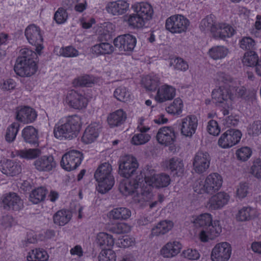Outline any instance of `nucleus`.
<instances>
[{
  "label": "nucleus",
  "mask_w": 261,
  "mask_h": 261,
  "mask_svg": "<svg viewBox=\"0 0 261 261\" xmlns=\"http://www.w3.org/2000/svg\"><path fill=\"white\" fill-rule=\"evenodd\" d=\"M139 164L136 158L133 156H126L123 158L119 165L120 175L126 179L122 180L119 185V191L125 196L137 194L139 191L140 185L143 182L141 178L129 179L134 174Z\"/></svg>",
  "instance_id": "obj_1"
},
{
  "label": "nucleus",
  "mask_w": 261,
  "mask_h": 261,
  "mask_svg": "<svg viewBox=\"0 0 261 261\" xmlns=\"http://www.w3.org/2000/svg\"><path fill=\"white\" fill-rule=\"evenodd\" d=\"M140 185L139 191L133 197L135 203H142L148 201L152 197V188H157L167 187L169 185L171 179L169 175L165 173L154 174L152 176H145L143 181Z\"/></svg>",
  "instance_id": "obj_2"
},
{
  "label": "nucleus",
  "mask_w": 261,
  "mask_h": 261,
  "mask_svg": "<svg viewBox=\"0 0 261 261\" xmlns=\"http://www.w3.org/2000/svg\"><path fill=\"white\" fill-rule=\"evenodd\" d=\"M82 125L77 115H69L60 120L55 125L54 135L59 140H71L76 137Z\"/></svg>",
  "instance_id": "obj_3"
},
{
  "label": "nucleus",
  "mask_w": 261,
  "mask_h": 261,
  "mask_svg": "<svg viewBox=\"0 0 261 261\" xmlns=\"http://www.w3.org/2000/svg\"><path fill=\"white\" fill-rule=\"evenodd\" d=\"M38 54L28 48L21 50V56L14 67L16 74L21 77H30L38 70Z\"/></svg>",
  "instance_id": "obj_4"
},
{
  "label": "nucleus",
  "mask_w": 261,
  "mask_h": 261,
  "mask_svg": "<svg viewBox=\"0 0 261 261\" xmlns=\"http://www.w3.org/2000/svg\"><path fill=\"white\" fill-rule=\"evenodd\" d=\"M199 28L201 31H210L214 37L221 39L230 38L236 32L231 25L225 22H217L216 16L212 14L201 20Z\"/></svg>",
  "instance_id": "obj_5"
},
{
  "label": "nucleus",
  "mask_w": 261,
  "mask_h": 261,
  "mask_svg": "<svg viewBox=\"0 0 261 261\" xmlns=\"http://www.w3.org/2000/svg\"><path fill=\"white\" fill-rule=\"evenodd\" d=\"M246 89L244 86H242L235 89L228 84L215 89L212 93V99L216 103H225L229 107L231 105V102L234 100L236 96L242 98H246Z\"/></svg>",
  "instance_id": "obj_6"
},
{
  "label": "nucleus",
  "mask_w": 261,
  "mask_h": 261,
  "mask_svg": "<svg viewBox=\"0 0 261 261\" xmlns=\"http://www.w3.org/2000/svg\"><path fill=\"white\" fill-rule=\"evenodd\" d=\"M112 166L108 163L101 164L96 169L94 178L98 182L97 191L105 194L110 191L114 186L115 179L112 174Z\"/></svg>",
  "instance_id": "obj_7"
},
{
  "label": "nucleus",
  "mask_w": 261,
  "mask_h": 261,
  "mask_svg": "<svg viewBox=\"0 0 261 261\" xmlns=\"http://www.w3.org/2000/svg\"><path fill=\"white\" fill-rule=\"evenodd\" d=\"M222 178L217 173L209 174L205 179L204 184L202 181L198 185L194 186V191L199 194L206 193L213 194L218 191L222 185Z\"/></svg>",
  "instance_id": "obj_8"
},
{
  "label": "nucleus",
  "mask_w": 261,
  "mask_h": 261,
  "mask_svg": "<svg viewBox=\"0 0 261 261\" xmlns=\"http://www.w3.org/2000/svg\"><path fill=\"white\" fill-rule=\"evenodd\" d=\"M190 21L181 14H175L166 19L165 27L167 30L173 34H178L187 31Z\"/></svg>",
  "instance_id": "obj_9"
},
{
  "label": "nucleus",
  "mask_w": 261,
  "mask_h": 261,
  "mask_svg": "<svg viewBox=\"0 0 261 261\" xmlns=\"http://www.w3.org/2000/svg\"><path fill=\"white\" fill-rule=\"evenodd\" d=\"M24 35L29 43L35 46L36 53L40 55L44 47L40 28L34 24H30L25 29Z\"/></svg>",
  "instance_id": "obj_10"
},
{
  "label": "nucleus",
  "mask_w": 261,
  "mask_h": 261,
  "mask_svg": "<svg viewBox=\"0 0 261 261\" xmlns=\"http://www.w3.org/2000/svg\"><path fill=\"white\" fill-rule=\"evenodd\" d=\"M83 158V154L81 151L72 150L63 155L60 165L65 170L70 171L76 169L81 165Z\"/></svg>",
  "instance_id": "obj_11"
},
{
  "label": "nucleus",
  "mask_w": 261,
  "mask_h": 261,
  "mask_svg": "<svg viewBox=\"0 0 261 261\" xmlns=\"http://www.w3.org/2000/svg\"><path fill=\"white\" fill-rule=\"evenodd\" d=\"M113 44L120 51L131 53L136 45L137 39L133 35L126 34L115 38L114 39Z\"/></svg>",
  "instance_id": "obj_12"
},
{
  "label": "nucleus",
  "mask_w": 261,
  "mask_h": 261,
  "mask_svg": "<svg viewBox=\"0 0 261 261\" xmlns=\"http://www.w3.org/2000/svg\"><path fill=\"white\" fill-rule=\"evenodd\" d=\"M240 130L229 129L221 135L218 140V145L222 148H229L238 144L242 137Z\"/></svg>",
  "instance_id": "obj_13"
},
{
  "label": "nucleus",
  "mask_w": 261,
  "mask_h": 261,
  "mask_svg": "<svg viewBox=\"0 0 261 261\" xmlns=\"http://www.w3.org/2000/svg\"><path fill=\"white\" fill-rule=\"evenodd\" d=\"M1 204L7 211H19L23 207V202L16 193L9 192L2 197Z\"/></svg>",
  "instance_id": "obj_14"
},
{
  "label": "nucleus",
  "mask_w": 261,
  "mask_h": 261,
  "mask_svg": "<svg viewBox=\"0 0 261 261\" xmlns=\"http://www.w3.org/2000/svg\"><path fill=\"white\" fill-rule=\"evenodd\" d=\"M65 102L69 107L78 110L86 108L88 103V99L74 90L68 91Z\"/></svg>",
  "instance_id": "obj_15"
},
{
  "label": "nucleus",
  "mask_w": 261,
  "mask_h": 261,
  "mask_svg": "<svg viewBox=\"0 0 261 261\" xmlns=\"http://www.w3.org/2000/svg\"><path fill=\"white\" fill-rule=\"evenodd\" d=\"M231 254V247L227 242L219 243L212 250L211 258L213 261H228Z\"/></svg>",
  "instance_id": "obj_16"
},
{
  "label": "nucleus",
  "mask_w": 261,
  "mask_h": 261,
  "mask_svg": "<svg viewBox=\"0 0 261 261\" xmlns=\"http://www.w3.org/2000/svg\"><path fill=\"white\" fill-rule=\"evenodd\" d=\"M210 162L211 157L207 152H197L193 163L195 172L200 174L206 171L210 167Z\"/></svg>",
  "instance_id": "obj_17"
},
{
  "label": "nucleus",
  "mask_w": 261,
  "mask_h": 261,
  "mask_svg": "<svg viewBox=\"0 0 261 261\" xmlns=\"http://www.w3.org/2000/svg\"><path fill=\"white\" fill-rule=\"evenodd\" d=\"M222 231L220 222L214 220V224L210 228L201 230L199 234V238L202 242H207L210 240H213L218 237Z\"/></svg>",
  "instance_id": "obj_18"
},
{
  "label": "nucleus",
  "mask_w": 261,
  "mask_h": 261,
  "mask_svg": "<svg viewBox=\"0 0 261 261\" xmlns=\"http://www.w3.org/2000/svg\"><path fill=\"white\" fill-rule=\"evenodd\" d=\"M34 165L39 171L49 172L56 167V163L53 156L49 155L38 156Z\"/></svg>",
  "instance_id": "obj_19"
},
{
  "label": "nucleus",
  "mask_w": 261,
  "mask_h": 261,
  "mask_svg": "<svg viewBox=\"0 0 261 261\" xmlns=\"http://www.w3.org/2000/svg\"><path fill=\"white\" fill-rule=\"evenodd\" d=\"M100 78L92 74H83L74 78L72 84L74 87H92L97 84Z\"/></svg>",
  "instance_id": "obj_20"
},
{
  "label": "nucleus",
  "mask_w": 261,
  "mask_h": 261,
  "mask_svg": "<svg viewBox=\"0 0 261 261\" xmlns=\"http://www.w3.org/2000/svg\"><path fill=\"white\" fill-rule=\"evenodd\" d=\"M198 125V120L194 115L188 116L182 120L181 133L186 137H191L195 134Z\"/></svg>",
  "instance_id": "obj_21"
},
{
  "label": "nucleus",
  "mask_w": 261,
  "mask_h": 261,
  "mask_svg": "<svg viewBox=\"0 0 261 261\" xmlns=\"http://www.w3.org/2000/svg\"><path fill=\"white\" fill-rule=\"evenodd\" d=\"M156 140L160 144L169 146L172 144L175 140V133L170 127H163L160 128L157 133Z\"/></svg>",
  "instance_id": "obj_22"
},
{
  "label": "nucleus",
  "mask_w": 261,
  "mask_h": 261,
  "mask_svg": "<svg viewBox=\"0 0 261 261\" xmlns=\"http://www.w3.org/2000/svg\"><path fill=\"white\" fill-rule=\"evenodd\" d=\"M175 94L176 89L174 87L165 84L158 88L155 99L158 102H164L173 99Z\"/></svg>",
  "instance_id": "obj_23"
},
{
  "label": "nucleus",
  "mask_w": 261,
  "mask_h": 261,
  "mask_svg": "<svg viewBox=\"0 0 261 261\" xmlns=\"http://www.w3.org/2000/svg\"><path fill=\"white\" fill-rule=\"evenodd\" d=\"M133 8L134 12L141 18H142V20H144L145 24L152 18L153 14V8L148 3L141 2L137 3L134 5Z\"/></svg>",
  "instance_id": "obj_24"
},
{
  "label": "nucleus",
  "mask_w": 261,
  "mask_h": 261,
  "mask_svg": "<svg viewBox=\"0 0 261 261\" xmlns=\"http://www.w3.org/2000/svg\"><path fill=\"white\" fill-rule=\"evenodd\" d=\"M36 111L29 106H24L19 109L16 113V119L24 123L33 122L37 118Z\"/></svg>",
  "instance_id": "obj_25"
},
{
  "label": "nucleus",
  "mask_w": 261,
  "mask_h": 261,
  "mask_svg": "<svg viewBox=\"0 0 261 261\" xmlns=\"http://www.w3.org/2000/svg\"><path fill=\"white\" fill-rule=\"evenodd\" d=\"M1 169L4 174L11 176L18 175L21 171L20 163L9 159L2 162Z\"/></svg>",
  "instance_id": "obj_26"
},
{
  "label": "nucleus",
  "mask_w": 261,
  "mask_h": 261,
  "mask_svg": "<svg viewBox=\"0 0 261 261\" xmlns=\"http://www.w3.org/2000/svg\"><path fill=\"white\" fill-rule=\"evenodd\" d=\"M182 245L178 241L169 242L161 249V255L165 258H171L177 255L181 251Z\"/></svg>",
  "instance_id": "obj_27"
},
{
  "label": "nucleus",
  "mask_w": 261,
  "mask_h": 261,
  "mask_svg": "<svg viewBox=\"0 0 261 261\" xmlns=\"http://www.w3.org/2000/svg\"><path fill=\"white\" fill-rule=\"evenodd\" d=\"M99 128L97 123H91L85 129L82 137V141L87 144L93 142L99 136Z\"/></svg>",
  "instance_id": "obj_28"
},
{
  "label": "nucleus",
  "mask_w": 261,
  "mask_h": 261,
  "mask_svg": "<svg viewBox=\"0 0 261 261\" xmlns=\"http://www.w3.org/2000/svg\"><path fill=\"white\" fill-rule=\"evenodd\" d=\"M129 8V4L123 0H118L110 2L107 6L108 13L113 15H122L125 13Z\"/></svg>",
  "instance_id": "obj_29"
},
{
  "label": "nucleus",
  "mask_w": 261,
  "mask_h": 261,
  "mask_svg": "<svg viewBox=\"0 0 261 261\" xmlns=\"http://www.w3.org/2000/svg\"><path fill=\"white\" fill-rule=\"evenodd\" d=\"M126 119V114L122 109L111 113L107 117V122L111 128L120 126Z\"/></svg>",
  "instance_id": "obj_30"
},
{
  "label": "nucleus",
  "mask_w": 261,
  "mask_h": 261,
  "mask_svg": "<svg viewBox=\"0 0 261 261\" xmlns=\"http://www.w3.org/2000/svg\"><path fill=\"white\" fill-rule=\"evenodd\" d=\"M229 199V196L225 192H219L213 196L208 201L209 207L214 210L219 209L226 204Z\"/></svg>",
  "instance_id": "obj_31"
},
{
  "label": "nucleus",
  "mask_w": 261,
  "mask_h": 261,
  "mask_svg": "<svg viewBox=\"0 0 261 261\" xmlns=\"http://www.w3.org/2000/svg\"><path fill=\"white\" fill-rule=\"evenodd\" d=\"M22 136L24 141L32 146L39 145L38 130L32 126H27L22 131Z\"/></svg>",
  "instance_id": "obj_32"
},
{
  "label": "nucleus",
  "mask_w": 261,
  "mask_h": 261,
  "mask_svg": "<svg viewBox=\"0 0 261 261\" xmlns=\"http://www.w3.org/2000/svg\"><path fill=\"white\" fill-rule=\"evenodd\" d=\"M258 216V213L255 208L250 206H243L236 214L238 221H246L254 219Z\"/></svg>",
  "instance_id": "obj_33"
},
{
  "label": "nucleus",
  "mask_w": 261,
  "mask_h": 261,
  "mask_svg": "<svg viewBox=\"0 0 261 261\" xmlns=\"http://www.w3.org/2000/svg\"><path fill=\"white\" fill-rule=\"evenodd\" d=\"M41 150L38 148H28L16 150L12 152L13 157L18 156L21 159L27 161L37 159L41 154Z\"/></svg>",
  "instance_id": "obj_34"
},
{
  "label": "nucleus",
  "mask_w": 261,
  "mask_h": 261,
  "mask_svg": "<svg viewBox=\"0 0 261 261\" xmlns=\"http://www.w3.org/2000/svg\"><path fill=\"white\" fill-rule=\"evenodd\" d=\"M141 83L146 90L154 92L159 88L160 78L156 74H150L144 76Z\"/></svg>",
  "instance_id": "obj_35"
},
{
  "label": "nucleus",
  "mask_w": 261,
  "mask_h": 261,
  "mask_svg": "<svg viewBox=\"0 0 261 261\" xmlns=\"http://www.w3.org/2000/svg\"><path fill=\"white\" fill-rule=\"evenodd\" d=\"M173 227V223L170 220H163L159 222L151 230V237L159 236L168 232Z\"/></svg>",
  "instance_id": "obj_36"
},
{
  "label": "nucleus",
  "mask_w": 261,
  "mask_h": 261,
  "mask_svg": "<svg viewBox=\"0 0 261 261\" xmlns=\"http://www.w3.org/2000/svg\"><path fill=\"white\" fill-rule=\"evenodd\" d=\"M72 217V212L66 209L57 211L53 216L55 224L59 226H64L68 223Z\"/></svg>",
  "instance_id": "obj_37"
},
{
  "label": "nucleus",
  "mask_w": 261,
  "mask_h": 261,
  "mask_svg": "<svg viewBox=\"0 0 261 261\" xmlns=\"http://www.w3.org/2000/svg\"><path fill=\"white\" fill-rule=\"evenodd\" d=\"M167 167L177 176H181L184 172L183 161L178 158L170 159L167 164Z\"/></svg>",
  "instance_id": "obj_38"
},
{
  "label": "nucleus",
  "mask_w": 261,
  "mask_h": 261,
  "mask_svg": "<svg viewBox=\"0 0 261 261\" xmlns=\"http://www.w3.org/2000/svg\"><path fill=\"white\" fill-rule=\"evenodd\" d=\"M228 53V49L226 47L223 45H216L209 49L208 55L211 59L217 61L224 59Z\"/></svg>",
  "instance_id": "obj_39"
},
{
  "label": "nucleus",
  "mask_w": 261,
  "mask_h": 261,
  "mask_svg": "<svg viewBox=\"0 0 261 261\" xmlns=\"http://www.w3.org/2000/svg\"><path fill=\"white\" fill-rule=\"evenodd\" d=\"M113 50V46L108 42L96 44L91 48V53L96 56L110 54L112 53Z\"/></svg>",
  "instance_id": "obj_40"
},
{
  "label": "nucleus",
  "mask_w": 261,
  "mask_h": 261,
  "mask_svg": "<svg viewBox=\"0 0 261 261\" xmlns=\"http://www.w3.org/2000/svg\"><path fill=\"white\" fill-rule=\"evenodd\" d=\"M214 222L212 215L208 213L201 214L196 216L193 221V223L196 227H207L208 228L213 225Z\"/></svg>",
  "instance_id": "obj_41"
},
{
  "label": "nucleus",
  "mask_w": 261,
  "mask_h": 261,
  "mask_svg": "<svg viewBox=\"0 0 261 261\" xmlns=\"http://www.w3.org/2000/svg\"><path fill=\"white\" fill-rule=\"evenodd\" d=\"M130 216L131 211L123 207L114 208L109 213L110 219L114 220H127Z\"/></svg>",
  "instance_id": "obj_42"
},
{
  "label": "nucleus",
  "mask_w": 261,
  "mask_h": 261,
  "mask_svg": "<svg viewBox=\"0 0 261 261\" xmlns=\"http://www.w3.org/2000/svg\"><path fill=\"white\" fill-rule=\"evenodd\" d=\"M97 244L102 249L106 247L111 249L114 244V239L112 235L106 232H99L96 237Z\"/></svg>",
  "instance_id": "obj_43"
},
{
  "label": "nucleus",
  "mask_w": 261,
  "mask_h": 261,
  "mask_svg": "<svg viewBox=\"0 0 261 261\" xmlns=\"http://www.w3.org/2000/svg\"><path fill=\"white\" fill-rule=\"evenodd\" d=\"M48 257L45 250L39 248L30 251L27 257L28 261H46Z\"/></svg>",
  "instance_id": "obj_44"
},
{
  "label": "nucleus",
  "mask_w": 261,
  "mask_h": 261,
  "mask_svg": "<svg viewBox=\"0 0 261 261\" xmlns=\"http://www.w3.org/2000/svg\"><path fill=\"white\" fill-rule=\"evenodd\" d=\"M47 191L43 187H40L33 190L30 194L29 199L34 204H38L44 200Z\"/></svg>",
  "instance_id": "obj_45"
},
{
  "label": "nucleus",
  "mask_w": 261,
  "mask_h": 261,
  "mask_svg": "<svg viewBox=\"0 0 261 261\" xmlns=\"http://www.w3.org/2000/svg\"><path fill=\"white\" fill-rule=\"evenodd\" d=\"M124 20L129 27L133 29L142 28L145 25L144 20L136 13L125 16Z\"/></svg>",
  "instance_id": "obj_46"
},
{
  "label": "nucleus",
  "mask_w": 261,
  "mask_h": 261,
  "mask_svg": "<svg viewBox=\"0 0 261 261\" xmlns=\"http://www.w3.org/2000/svg\"><path fill=\"white\" fill-rule=\"evenodd\" d=\"M183 106L181 99L177 98L166 108V110L168 113L172 115H179L182 113Z\"/></svg>",
  "instance_id": "obj_47"
},
{
  "label": "nucleus",
  "mask_w": 261,
  "mask_h": 261,
  "mask_svg": "<svg viewBox=\"0 0 261 261\" xmlns=\"http://www.w3.org/2000/svg\"><path fill=\"white\" fill-rule=\"evenodd\" d=\"M114 96L117 100L123 102L128 101L131 99L130 92L123 86L117 88L114 91Z\"/></svg>",
  "instance_id": "obj_48"
},
{
  "label": "nucleus",
  "mask_w": 261,
  "mask_h": 261,
  "mask_svg": "<svg viewBox=\"0 0 261 261\" xmlns=\"http://www.w3.org/2000/svg\"><path fill=\"white\" fill-rule=\"evenodd\" d=\"M258 60L257 53L254 50H251L245 53L242 62L247 66L253 67L256 66Z\"/></svg>",
  "instance_id": "obj_49"
},
{
  "label": "nucleus",
  "mask_w": 261,
  "mask_h": 261,
  "mask_svg": "<svg viewBox=\"0 0 261 261\" xmlns=\"http://www.w3.org/2000/svg\"><path fill=\"white\" fill-rule=\"evenodd\" d=\"M17 86L15 80L11 78L3 79L0 82V89L5 92L11 93L16 88Z\"/></svg>",
  "instance_id": "obj_50"
},
{
  "label": "nucleus",
  "mask_w": 261,
  "mask_h": 261,
  "mask_svg": "<svg viewBox=\"0 0 261 261\" xmlns=\"http://www.w3.org/2000/svg\"><path fill=\"white\" fill-rule=\"evenodd\" d=\"M19 126L18 123L13 122L7 128L5 136L7 142H12L15 140L19 129Z\"/></svg>",
  "instance_id": "obj_51"
},
{
  "label": "nucleus",
  "mask_w": 261,
  "mask_h": 261,
  "mask_svg": "<svg viewBox=\"0 0 261 261\" xmlns=\"http://www.w3.org/2000/svg\"><path fill=\"white\" fill-rule=\"evenodd\" d=\"M151 136L148 133H136L131 139V143L135 145H143L148 142Z\"/></svg>",
  "instance_id": "obj_52"
},
{
  "label": "nucleus",
  "mask_w": 261,
  "mask_h": 261,
  "mask_svg": "<svg viewBox=\"0 0 261 261\" xmlns=\"http://www.w3.org/2000/svg\"><path fill=\"white\" fill-rule=\"evenodd\" d=\"M99 261H116L115 252L110 248L102 249L98 255Z\"/></svg>",
  "instance_id": "obj_53"
},
{
  "label": "nucleus",
  "mask_w": 261,
  "mask_h": 261,
  "mask_svg": "<svg viewBox=\"0 0 261 261\" xmlns=\"http://www.w3.org/2000/svg\"><path fill=\"white\" fill-rule=\"evenodd\" d=\"M252 153L251 148L248 146H244L238 149L236 153L237 159L242 161H247Z\"/></svg>",
  "instance_id": "obj_54"
},
{
  "label": "nucleus",
  "mask_w": 261,
  "mask_h": 261,
  "mask_svg": "<svg viewBox=\"0 0 261 261\" xmlns=\"http://www.w3.org/2000/svg\"><path fill=\"white\" fill-rule=\"evenodd\" d=\"M59 53L61 56L65 58L76 57L79 56V51L71 45L62 47Z\"/></svg>",
  "instance_id": "obj_55"
},
{
  "label": "nucleus",
  "mask_w": 261,
  "mask_h": 261,
  "mask_svg": "<svg viewBox=\"0 0 261 261\" xmlns=\"http://www.w3.org/2000/svg\"><path fill=\"white\" fill-rule=\"evenodd\" d=\"M67 10L62 7H60L55 13L54 19L58 24H62L66 22L68 18Z\"/></svg>",
  "instance_id": "obj_56"
},
{
  "label": "nucleus",
  "mask_w": 261,
  "mask_h": 261,
  "mask_svg": "<svg viewBox=\"0 0 261 261\" xmlns=\"http://www.w3.org/2000/svg\"><path fill=\"white\" fill-rule=\"evenodd\" d=\"M249 184L246 182H240L238 186L236 191V198L242 200L245 198L249 193Z\"/></svg>",
  "instance_id": "obj_57"
},
{
  "label": "nucleus",
  "mask_w": 261,
  "mask_h": 261,
  "mask_svg": "<svg viewBox=\"0 0 261 261\" xmlns=\"http://www.w3.org/2000/svg\"><path fill=\"white\" fill-rule=\"evenodd\" d=\"M255 46L254 40L249 37H243L240 41V47L244 50H248V51L254 50Z\"/></svg>",
  "instance_id": "obj_58"
},
{
  "label": "nucleus",
  "mask_w": 261,
  "mask_h": 261,
  "mask_svg": "<svg viewBox=\"0 0 261 261\" xmlns=\"http://www.w3.org/2000/svg\"><path fill=\"white\" fill-rule=\"evenodd\" d=\"M248 134L252 136H258L261 134V121H254L249 126Z\"/></svg>",
  "instance_id": "obj_59"
},
{
  "label": "nucleus",
  "mask_w": 261,
  "mask_h": 261,
  "mask_svg": "<svg viewBox=\"0 0 261 261\" xmlns=\"http://www.w3.org/2000/svg\"><path fill=\"white\" fill-rule=\"evenodd\" d=\"M221 128L218 122L214 120H211L208 122L207 131L211 135L217 136L220 133Z\"/></svg>",
  "instance_id": "obj_60"
},
{
  "label": "nucleus",
  "mask_w": 261,
  "mask_h": 261,
  "mask_svg": "<svg viewBox=\"0 0 261 261\" xmlns=\"http://www.w3.org/2000/svg\"><path fill=\"white\" fill-rule=\"evenodd\" d=\"M250 173L257 178H261V159H257L253 162Z\"/></svg>",
  "instance_id": "obj_61"
},
{
  "label": "nucleus",
  "mask_w": 261,
  "mask_h": 261,
  "mask_svg": "<svg viewBox=\"0 0 261 261\" xmlns=\"http://www.w3.org/2000/svg\"><path fill=\"white\" fill-rule=\"evenodd\" d=\"M182 256L189 260H197L200 257V254L196 249L189 248L182 251Z\"/></svg>",
  "instance_id": "obj_62"
},
{
  "label": "nucleus",
  "mask_w": 261,
  "mask_h": 261,
  "mask_svg": "<svg viewBox=\"0 0 261 261\" xmlns=\"http://www.w3.org/2000/svg\"><path fill=\"white\" fill-rule=\"evenodd\" d=\"M113 231L118 234L126 233L131 230L130 226L125 223H119L113 227Z\"/></svg>",
  "instance_id": "obj_63"
},
{
  "label": "nucleus",
  "mask_w": 261,
  "mask_h": 261,
  "mask_svg": "<svg viewBox=\"0 0 261 261\" xmlns=\"http://www.w3.org/2000/svg\"><path fill=\"white\" fill-rule=\"evenodd\" d=\"M150 129V127L148 125H146L145 119L142 117L139 118L138 121L136 130L140 133H147Z\"/></svg>",
  "instance_id": "obj_64"
}]
</instances>
